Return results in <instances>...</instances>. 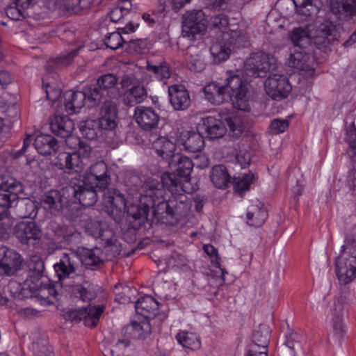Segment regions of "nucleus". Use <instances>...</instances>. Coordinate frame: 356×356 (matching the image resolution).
<instances>
[{
    "mask_svg": "<svg viewBox=\"0 0 356 356\" xmlns=\"http://www.w3.org/2000/svg\"><path fill=\"white\" fill-rule=\"evenodd\" d=\"M176 173H163L161 176L148 177L143 184V193L139 198L138 205H131L128 214L136 222L134 228L138 229L147 220L150 209L156 205L161 214L165 213L170 218L169 223L173 224L185 216L188 210L187 197L185 193H191L182 183L181 178L188 183L194 164L192 160L181 154H177L168 162Z\"/></svg>",
    "mask_w": 356,
    "mask_h": 356,
    "instance_id": "f257e3e1",
    "label": "nucleus"
},
{
    "mask_svg": "<svg viewBox=\"0 0 356 356\" xmlns=\"http://www.w3.org/2000/svg\"><path fill=\"white\" fill-rule=\"evenodd\" d=\"M293 47L290 49V56L288 64L291 67L298 70L314 72L316 63L314 56L307 54L305 49L311 43L308 31L302 28L294 29L291 36Z\"/></svg>",
    "mask_w": 356,
    "mask_h": 356,
    "instance_id": "f03ea898",
    "label": "nucleus"
},
{
    "mask_svg": "<svg viewBox=\"0 0 356 356\" xmlns=\"http://www.w3.org/2000/svg\"><path fill=\"white\" fill-rule=\"evenodd\" d=\"M335 273L341 285H347L356 278V240L352 236L345 238L335 261Z\"/></svg>",
    "mask_w": 356,
    "mask_h": 356,
    "instance_id": "7ed1b4c3",
    "label": "nucleus"
},
{
    "mask_svg": "<svg viewBox=\"0 0 356 356\" xmlns=\"http://www.w3.org/2000/svg\"><path fill=\"white\" fill-rule=\"evenodd\" d=\"M44 270L43 260L38 256L34 255L29 261V272L27 277L22 282L10 281L8 285L10 293L16 296L23 290L33 291L38 289V282L42 277Z\"/></svg>",
    "mask_w": 356,
    "mask_h": 356,
    "instance_id": "20e7f679",
    "label": "nucleus"
},
{
    "mask_svg": "<svg viewBox=\"0 0 356 356\" xmlns=\"http://www.w3.org/2000/svg\"><path fill=\"white\" fill-rule=\"evenodd\" d=\"M248 84L247 81L243 79L239 75L234 72H229L225 79L226 92L229 94L235 108L248 111L250 109L249 105Z\"/></svg>",
    "mask_w": 356,
    "mask_h": 356,
    "instance_id": "39448f33",
    "label": "nucleus"
},
{
    "mask_svg": "<svg viewBox=\"0 0 356 356\" xmlns=\"http://www.w3.org/2000/svg\"><path fill=\"white\" fill-rule=\"evenodd\" d=\"M349 302V291L345 290L335 297L333 303L330 306L331 325L333 337L337 340L341 339L346 332V326L343 323V309Z\"/></svg>",
    "mask_w": 356,
    "mask_h": 356,
    "instance_id": "423d86ee",
    "label": "nucleus"
},
{
    "mask_svg": "<svg viewBox=\"0 0 356 356\" xmlns=\"http://www.w3.org/2000/svg\"><path fill=\"white\" fill-rule=\"evenodd\" d=\"M72 145V143L71 144ZM79 146V149L76 152L72 154L68 152H60L57 156V161L56 165L58 166L60 169L65 170L70 173L71 172H81L84 168V163L83 159L81 158V155L83 154V157H88L90 152L91 149L89 146L83 145L81 141V145H75Z\"/></svg>",
    "mask_w": 356,
    "mask_h": 356,
    "instance_id": "0eeeda50",
    "label": "nucleus"
},
{
    "mask_svg": "<svg viewBox=\"0 0 356 356\" xmlns=\"http://www.w3.org/2000/svg\"><path fill=\"white\" fill-rule=\"evenodd\" d=\"M221 40L214 42L210 47V53L215 63L227 60L231 54V47L236 46L241 40L238 31L225 32L220 35Z\"/></svg>",
    "mask_w": 356,
    "mask_h": 356,
    "instance_id": "6e6552de",
    "label": "nucleus"
},
{
    "mask_svg": "<svg viewBox=\"0 0 356 356\" xmlns=\"http://www.w3.org/2000/svg\"><path fill=\"white\" fill-rule=\"evenodd\" d=\"M118 81V79L113 74L108 73L101 76L97 79V86L89 88L88 99L95 104H99L104 97L115 98L118 95L116 90Z\"/></svg>",
    "mask_w": 356,
    "mask_h": 356,
    "instance_id": "1a4fd4ad",
    "label": "nucleus"
},
{
    "mask_svg": "<svg viewBox=\"0 0 356 356\" xmlns=\"http://www.w3.org/2000/svg\"><path fill=\"white\" fill-rule=\"evenodd\" d=\"M246 70L252 76L263 77L267 72L274 71L277 67L275 57L264 52L251 55L245 63Z\"/></svg>",
    "mask_w": 356,
    "mask_h": 356,
    "instance_id": "9d476101",
    "label": "nucleus"
},
{
    "mask_svg": "<svg viewBox=\"0 0 356 356\" xmlns=\"http://www.w3.org/2000/svg\"><path fill=\"white\" fill-rule=\"evenodd\" d=\"M111 181V174L107 164L100 161L92 164L84 173L83 183L92 184L98 190L106 189Z\"/></svg>",
    "mask_w": 356,
    "mask_h": 356,
    "instance_id": "9b49d317",
    "label": "nucleus"
},
{
    "mask_svg": "<svg viewBox=\"0 0 356 356\" xmlns=\"http://www.w3.org/2000/svg\"><path fill=\"white\" fill-rule=\"evenodd\" d=\"M50 129L51 131L56 136L66 138V144L72 149H76L75 145H81V140L72 136V133L74 129V122L67 115H55L50 121Z\"/></svg>",
    "mask_w": 356,
    "mask_h": 356,
    "instance_id": "f8f14e48",
    "label": "nucleus"
},
{
    "mask_svg": "<svg viewBox=\"0 0 356 356\" xmlns=\"http://www.w3.org/2000/svg\"><path fill=\"white\" fill-rule=\"evenodd\" d=\"M266 93L275 100L286 98L292 90V86L286 76L272 74L264 83Z\"/></svg>",
    "mask_w": 356,
    "mask_h": 356,
    "instance_id": "ddd939ff",
    "label": "nucleus"
},
{
    "mask_svg": "<svg viewBox=\"0 0 356 356\" xmlns=\"http://www.w3.org/2000/svg\"><path fill=\"white\" fill-rule=\"evenodd\" d=\"M206 18L202 10L188 11L183 15V33L184 35L195 38L202 35L206 30Z\"/></svg>",
    "mask_w": 356,
    "mask_h": 356,
    "instance_id": "4468645a",
    "label": "nucleus"
},
{
    "mask_svg": "<svg viewBox=\"0 0 356 356\" xmlns=\"http://www.w3.org/2000/svg\"><path fill=\"white\" fill-rule=\"evenodd\" d=\"M98 187L92 184H85L83 180L72 179L68 191L74 195L81 204L84 207L93 205L97 200Z\"/></svg>",
    "mask_w": 356,
    "mask_h": 356,
    "instance_id": "2eb2a0df",
    "label": "nucleus"
},
{
    "mask_svg": "<svg viewBox=\"0 0 356 356\" xmlns=\"http://www.w3.org/2000/svg\"><path fill=\"white\" fill-rule=\"evenodd\" d=\"M81 265L80 257L75 252H65L60 261L54 265V270L60 280L74 278Z\"/></svg>",
    "mask_w": 356,
    "mask_h": 356,
    "instance_id": "dca6fc26",
    "label": "nucleus"
},
{
    "mask_svg": "<svg viewBox=\"0 0 356 356\" xmlns=\"http://www.w3.org/2000/svg\"><path fill=\"white\" fill-rule=\"evenodd\" d=\"M104 310V305H88L86 307L70 311L69 316L72 321L76 323L80 321H84L86 326L93 327L97 325Z\"/></svg>",
    "mask_w": 356,
    "mask_h": 356,
    "instance_id": "f3484780",
    "label": "nucleus"
},
{
    "mask_svg": "<svg viewBox=\"0 0 356 356\" xmlns=\"http://www.w3.org/2000/svg\"><path fill=\"white\" fill-rule=\"evenodd\" d=\"M90 96L89 89L87 91H74L67 90L64 92V105L66 111L70 115L78 113L83 107L85 103L88 104V107L96 105L94 102L88 99Z\"/></svg>",
    "mask_w": 356,
    "mask_h": 356,
    "instance_id": "a211bd4d",
    "label": "nucleus"
},
{
    "mask_svg": "<svg viewBox=\"0 0 356 356\" xmlns=\"http://www.w3.org/2000/svg\"><path fill=\"white\" fill-rule=\"evenodd\" d=\"M22 264L21 255L6 246L0 247V275H13Z\"/></svg>",
    "mask_w": 356,
    "mask_h": 356,
    "instance_id": "6ab92c4d",
    "label": "nucleus"
},
{
    "mask_svg": "<svg viewBox=\"0 0 356 356\" xmlns=\"http://www.w3.org/2000/svg\"><path fill=\"white\" fill-rule=\"evenodd\" d=\"M14 234L22 243L29 244L40 239L42 231L35 222L22 221L15 225Z\"/></svg>",
    "mask_w": 356,
    "mask_h": 356,
    "instance_id": "aec40b11",
    "label": "nucleus"
},
{
    "mask_svg": "<svg viewBox=\"0 0 356 356\" xmlns=\"http://www.w3.org/2000/svg\"><path fill=\"white\" fill-rule=\"evenodd\" d=\"M134 118L138 126L145 131H152L158 127L160 118L150 107L137 106L134 110Z\"/></svg>",
    "mask_w": 356,
    "mask_h": 356,
    "instance_id": "412c9836",
    "label": "nucleus"
},
{
    "mask_svg": "<svg viewBox=\"0 0 356 356\" xmlns=\"http://www.w3.org/2000/svg\"><path fill=\"white\" fill-rule=\"evenodd\" d=\"M168 95L171 106L175 111L186 110L191 105L188 91L183 85H172L168 88Z\"/></svg>",
    "mask_w": 356,
    "mask_h": 356,
    "instance_id": "4be33fe9",
    "label": "nucleus"
},
{
    "mask_svg": "<svg viewBox=\"0 0 356 356\" xmlns=\"http://www.w3.org/2000/svg\"><path fill=\"white\" fill-rule=\"evenodd\" d=\"M117 108L113 102L105 99L101 108L98 124L102 129L113 130L115 128Z\"/></svg>",
    "mask_w": 356,
    "mask_h": 356,
    "instance_id": "5701e85b",
    "label": "nucleus"
},
{
    "mask_svg": "<svg viewBox=\"0 0 356 356\" xmlns=\"http://www.w3.org/2000/svg\"><path fill=\"white\" fill-rule=\"evenodd\" d=\"M124 332L132 339H142L150 335L152 328L148 318L138 316L124 327Z\"/></svg>",
    "mask_w": 356,
    "mask_h": 356,
    "instance_id": "b1692460",
    "label": "nucleus"
},
{
    "mask_svg": "<svg viewBox=\"0 0 356 356\" xmlns=\"http://www.w3.org/2000/svg\"><path fill=\"white\" fill-rule=\"evenodd\" d=\"M200 129L211 140L222 137L227 131L224 123L220 120L212 116H207L202 119Z\"/></svg>",
    "mask_w": 356,
    "mask_h": 356,
    "instance_id": "393cba45",
    "label": "nucleus"
},
{
    "mask_svg": "<svg viewBox=\"0 0 356 356\" xmlns=\"http://www.w3.org/2000/svg\"><path fill=\"white\" fill-rule=\"evenodd\" d=\"M184 149L191 152H198L204 147V140L199 132L183 131L179 138Z\"/></svg>",
    "mask_w": 356,
    "mask_h": 356,
    "instance_id": "a878e982",
    "label": "nucleus"
},
{
    "mask_svg": "<svg viewBox=\"0 0 356 356\" xmlns=\"http://www.w3.org/2000/svg\"><path fill=\"white\" fill-rule=\"evenodd\" d=\"M103 203L106 212L114 213L115 211H121L126 207V200L124 196L115 189L108 190L104 194Z\"/></svg>",
    "mask_w": 356,
    "mask_h": 356,
    "instance_id": "bb28decb",
    "label": "nucleus"
},
{
    "mask_svg": "<svg viewBox=\"0 0 356 356\" xmlns=\"http://www.w3.org/2000/svg\"><path fill=\"white\" fill-rule=\"evenodd\" d=\"M175 144L163 136L158 138L152 143V149L159 156L168 161V163L177 154L175 153Z\"/></svg>",
    "mask_w": 356,
    "mask_h": 356,
    "instance_id": "cd10ccee",
    "label": "nucleus"
},
{
    "mask_svg": "<svg viewBox=\"0 0 356 356\" xmlns=\"http://www.w3.org/2000/svg\"><path fill=\"white\" fill-rule=\"evenodd\" d=\"M33 145L38 152L42 155H51L56 153L59 148L58 140L50 135L37 136Z\"/></svg>",
    "mask_w": 356,
    "mask_h": 356,
    "instance_id": "c85d7f7f",
    "label": "nucleus"
},
{
    "mask_svg": "<svg viewBox=\"0 0 356 356\" xmlns=\"http://www.w3.org/2000/svg\"><path fill=\"white\" fill-rule=\"evenodd\" d=\"M226 87L216 82L209 83L204 87V93L207 100L213 104L219 105L223 103L227 94Z\"/></svg>",
    "mask_w": 356,
    "mask_h": 356,
    "instance_id": "c756f323",
    "label": "nucleus"
},
{
    "mask_svg": "<svg viewBox=\"0 0 356 356\" xmlns=\"http://www.w3.org/2000/svg\"><path fill=\"white\" fill-rule=\"evenodd\" d=\"M159 308L158 302L151 296H143L135 302V309L139 316L149 318Z\"/></svg>",
    "mask_w": 356,
    "mask_h": 356,
    "instance_id": "7c9ffc66",
    "label": "nucleus"
},
{
    "mask_svg": "<svg viewBox=\"0 0 356 356\" xmlns=\"http://www.w3.org/2000/svg\"><path fill=\"white\" fill-rule=\"evenodd\" d=\"M335 29L332 24L322 25L318 34L314 38V44L318 49L326 51L334 40Z\"/></svg>",
    "mask_w": 356,
    "mask_h": 356,
    "instance_id": "2f4dec72",
    "label": "nucleus"
},
{
    "mask_svg": "<svg viewBox=\"0 0 356 356\" xmlns=\"http://www.w3.org/2000/svg\"><path fill=\"white\" fill-rule=\"evenodd\" d=\"M270 328L268 325H260L252 334V341L250 345L257 347V351L268 353V346L270 341Z\"/></svg>",
    "mask_w": 356,
    "mask_h": 356,
    "instance_id": "473e14b6",
    "label": "nucleus"
},
{
    "mask_svg": "<svg viewBox=\"0 0 356 356\" xmlns=\"http://www.w3.org/2000/svg\"><path fill=\"white\" fill-rule=\"evenodd\" d=\"M147 95L143 86L137 85L126 90L123 95V102L129 106H134L145 101Z\"/></svg>",
    "mask_w": 356,
    "mask_h": 356,
    "instance_id": "72a5a7b5",
    "label": "nucleus"
},
{
    "mask_svg": "<svg viewBox=\"0 0 356 356\" xmlns=\"http://www.w3.org/2000/svg\"><path fill=\"white\" fill-rule=\"evenodd\" d=\"M42 204L45 209L51 213L60 211L63 207V195L60 191H51L44 194Z\"/></svg>",
    "mask_w": 356,
    "mask_h": 356,
    "instance_id": "f704fd0d",
    "label": "nucleus"
},
{
    "mask_svg": "<svg viewBox=\"0 0 356 356\" xmlns=\"http://www.w3.org/2000/svg\"><path fill=\"white\" fill-rule=\"evenodd\" d=\"M175 339L181 346L192 350H198L201 347L200 339L195 332L179 331L176 334Z\"/></svg>",
    "mask_w": 356,
    "mask_h": 356,
    "instance_id": "c9c22d12",
    "label": "nucleus"
},
{
    "mask_svg": "<svg viewBox=\"0 0 356 356\" xmlns=\"http://www.w3.org/2000/svg\"><path fill=\"white\" fill-rule=\"evenodd\" d=\"M246 216L248 225L254 227H261L268 218L266 209L258 205L249 207Z\"/></svg>",
    "mask_w": 356,
    "mask_h": 356,
    "instance_id": "e433bc0d",
    "label": "nucleus"
},
{
    "mask_svg": "<svg viewBox=\"0 0 356 356\" xmlns=\"http://www.w3.org/2000/svg\"><path fill=\"white\" fill-rule=\"evenodd\" d=\"M211 180L218 188H226L229 182V176L227 168L223 165H217L212 168Z\"/></svg>",
    "mask_w": 356,
    "mask_h": 356,
    "instance_id": "4c0bfd02",
    "label": "nucleus"
},
{
    "mask_svg": "<svg viewBox=\"0 0 356 356\" xmlns=\"http://www.w3.org/2000/svg\"><path fill=\"white\" fill-rule=\"evenodd\" d=\"M330 8L333 13H345L353 16L356 14V0H331Z\"/></svg>",
    "mask_w": 356,
    "mask_h": 356,
    "instance_id": "58836bf2",
    "label": "nucleus"
},
{
    "mask_svg": "<svg viewBox=\"0 0 356 356\" xmlns=\"http://www.w3.org/2000/svg\"><path fill=\"white\" fill-rule=\"evenodd\" d=\"M298 13L305 16H311L318 13L320 8L319 0H296L293 1Z\"/></svg>",
    "mask_w": 356,
    "mask_h": 356,
    "instance_id": "ea45409f",
    "label": "nucleus"
},
{
    "mask_svg": "<svg viewBox=\"0 0 356 356\" xmlns=\"http://www.w3.org/2000/svg\"><path fill=\"white\" fill-rule=\"evenodd\" d=\"M81 226L86 232L94 238L99 236V232L104 223L99 219H92L88 214H82L81 216Z\"/></svg>",
    "mask_w": 356,
    "mask_h": 356,
    "instance_id": "a19ab883",
    "label": "nucleus"
},
{
    "mask_svg": "<svg viewBox=\"0 0 356 356\" xmlns=\"http://www.w3.org/2000/svg\"><path fill=\"white\" fill-rule=\"evenodd\" d=\"M101 250L99 248L85 250L81 259V263L90 268L99 266L102 263L100 257Z\"/></svg>",
    "mask_w": 356,
    "mask_h": 356,
    "instance_id": "79ce46f5",
    "label": "nucleus"
},
{
    "mask_svg": "<svg viewBox=\"0 0 356 356\" xmlns=\"http://www.w3.org/2000/svg\"><path fill=\"white\" fill-rule=\"evenodd\" d=\"M70 293L72 296L80 299L83 302L90 301L96 297V293L91 288L83 286L81 284L71 286Z\"/></svg>",
    "mask_w": 356,
    "mask_h": 356,
    "instance_id": "37998d69",
    "label": "nucleus"
},
{
    "mask_svg": "<svg viewBox=\"0 0 356 356\" xmlns=\"http://www.w3.org/2000/svg\"><path fill=\"white\" fill-rule=\"evenodd\" d=\"M253 178L254 175L252 173H245L242 175L235 177L233 181L235 192L242 195L244 192L250 189Z\"/></svg>",
    "mask_w": 356,
    "mask_h": 356,
    "instance_id": "c03bdc74",
    "label": "nucleus"
},
{
    "mask_svg": "<svg viewBox=\"0 0 356 356\" xmlns=\"http://www.w3.org/2000/svg\"><path fill=\"white\" fill-rule=\"evenodd\" d=\"M190 54L186 58L187 67L193 72H199L204 70L206 63L202 54L200 52Z\"/></svg>",
    "mask_w": 356,
    "mask_h": 356,
    "instance_id": "a18cd8bd",
    "label": "nucleus"
},
{
    "mask_svg": "<svg viewBox=\"0 0 356 356\" xmlns=\"http://www.w3.org/2000/svg\"><path fill=\"white\" fill-rule=\"evenodd\" d=\"M147 69L159 81L168 79L171 74L170 66L166 62L161 63L159 65L147 63Z\"/></svg>",
    "mask_w": 356,
    "mask_h": 356,
    "instance_id": "49530a36",
    "label": "nucleus"
},
{
    "mask_svg": "<svg viewBox=\"0 0 356 356\" xmlns=\"http://www.w3.org/2000/svg\"><path fill=\"white\" fill-rule=\"evenodd\" d=\"M284 344L288 347L289 354L291 356H296V346H299L302 337L291 330H289L285 334Z\"/></svg>",
    "mask_w": 356,
    "mask_h": 356,
    "instance_id": "de8ad7c7",
    "label": "nucleus"
},
{
    "mask_svg": "<svg viewBox=\"0 0 356 356\" xmlns=\"http://www.w3.org/2000/svg\"><path fill=\"white\" fill-rule=\"evenodd\" d=\"M124 42L125 39L120 32L110 33L104 39V44L106 47L113 50L120 47Z\"/></svg>",
    "mask_w": 356,
    "mask_h": 356,
    "instance_id": "09e8293b",
    "label": "nucleus"
},
{
    "mask_svg": "<svg viewBox=\"0 0 356 356\" xmlns=\"http://www.w3.org/2000/svg\"><path fill=\"white\" fill-rule=\"evenodd\" d=\"M211 24L214 29L221 30V35L223 31L229 33L231 31H235L234 30H231L227 28L229 19L227 16L225 14H219L212 17L211 18Z\"/></svg>",
    "mask_w": 356,
    "mask_h": 356,
    "instance_id": "8fccbe9b",
    "label": "nucleus"
},
{
    "mask_svg": "<svg viewBox=\"0 0 356 356\" xmlns=\"http://www.w3.org/2000/svg\"><path fill=\"white\" fill-rule=\"evenodd\" d=\"M20 208L24 209V211H22L19 214L20 218H33L37 215V207L34 202H32L29 200L22 202Z\"/></svg>",
    "mask_w": 356,
    "mask_h": 356,
    "instance_id": "3c124183",
    "label": "nucleus"
},
{
    "mask_svg": "<svg viewBox=\"0 0 356 356\" xmlns=\"http://www.w3.org/2000/svg\"><path fill=\"white\" fill-rule=\"evenodd\" d=\"M289 122L287 120L274 119L269 127L270 133L274 135L284 133L288 129Z\"/></svg>",
    "mask_w": 356,
    "mask_h": 356,
    "instance_id": "603ef678",
    "label": "nucleus"
},
{
    "mask_svg": "<svg viewBox=\"0 0 356 356\" xmlns=\"http://www.w3.org/2000/svg\"><path fill=\"white\" fill-rule=\"evenodd\" d=\"M63 240L68 244L78 245L81 242V233L76 231L74 228L65 229L62 230Z\"/></svg>",
    "mask_w": 356,
    "mask_h": 356,
    "instance_id": "864d4df0",
    "label": "nucleus"
},
{
    "mask_svg": "<svg viewBox=\"0 0 356 356\" xmlns=\"http://www.w3.org/2000/svg\"><path fill=\"white\" fill-rule=\"evenodd\" d=\"M97 238H100L107 246H111L115 241L113 231L108 228L105 222L99 232V236H97Z\"/></svg>",
    "mask_w": 356,
    "mask_h": 356,
    "instance_id": "5fc2aeb1",
    "label": "nucleus"
},
{
    "mask_svg": "<svg viewBox=\"0 0 356 356\" xmlns=\"http://www.w3.org/2000/svg\"><path fill=\"white\" fill-rule=\"evenodd\" d=\"M43 87L45 89L47 97L51 102L57 101L60 95L61 90L58 87L55 86L54 84L45 83L43 80Z\"/></svg>",
    "mask_w": 356,
    "mask_h": 356,
    "instance_id": "6e6d98bb",
    "label": "nucleus"
},
{
    "mask_svg": "<svg viewBox=\"0 0 356 356\" xmlns=\"http://www.w3.org/2000/svg\"><path fill=\"white\" fill-rule=\"evenodd\" d=\"M203 250L209 256L213 265L217 268L220 267V257L218 250L211 244H205L203 245Z\"/></svg>",
    "mask_w": 356,
    "mask_h": 356,
    "instance_id": "4d7b16f0",
    "label": "nucleus"
},
{
    "mask_svg": "<svg viewBox=\"0 0 356 356\" xmlns=\"http://www.w3.org/2000/svg\"><path fill=\"white\" fill-rule=\"evenodd\" d=\"M129 48L137 54H145L148 51L147 41L145 39L131 40L129 42Z\"/></svg>",
    "mask_w": 356,
    "mask_h": 356,
    "instance_id": "13d9d810",
    "label": "nucleus"
},
{
    "mask_svg": "<svg viewBox=\"0 0 356 356\" xmlns=\"http://www.w3.org/2000/svg\"><path fill=\"white\" fill-rule=\"evenodd\" d=\"M6 15L13 20L24 18V10L18 6H9L6 9Z\"/></svg>",
    "mask_w": 356,
    "mask_h": 356,
    "instance_id": "bf43d9fd",
    "label": "nucleus"
},
{
    "mask_svg": "<svg viewBox=\"0 0 356 356\" xmlns=\"http://www.w3.org/2000/svg\"><path fill=\"white\" fill-rule=\"evenodd\" d=\"M226 122L231 132L234 134L236 138H238L243 131V127L237 118H227Z\"/></svg>",
    "mask_w": 356,
    "mask_h": 356,
    "instance_id": "052dcab7",
    "label": "nucleus"
},
{
    "mask_svg": "<svg viewBox=\"0 0 356 356\" xmlns=\"http://www.w3.org/2000/svg\"><path fill=\"white\" fill-rule=\"evenodd\" d=\"M78 51L79 49H76L71 51L67 54H63L60 57L56 58V63L60 65L67 66L72 63L74 57H75L77 55Z\"/></svg>",
    "mask_w": 356,
    "mask_h": 356,
    "instance_id": "680f3d73",
    "label": "nucleus"
},
{
    "mask_svg": "<svg viewBox=\"0 0 356 356\" xmlns=\"http://www.w3.org/2000/svg\"><path fill=\"white\" fill-rule=\"evenodd\" d=\"M81 0H63L61 6L69 13H76L79 10Z\"/></svg>",
    "mask_w": 356,
    "mask_h": 356,
    "instance_id": "e2e57ef3",
    "label": "nucleus"
},
{
    "mask_svg": "<svg viewBox=\"0 0 356 356\" xmlns=\"http://www.w3.org/2000/svg\"><path fill=\"white\" fill-rule=\"evenodd\" d=\"M127 15L118 6L113 8L110 13V18L113 22H120Z\"/></svg>",
    "mask_w": 356,
    "mask_h": 356,
    "instance_id": "0e129e2a",
    "label": "nucleus"
},
{
    "mask_svg": "<svg viewBox=\"0 0 356 356\" xmlns=\"http://www.w3.org/2000/svg\"><path fill=\"white\" fill-rule=\"evenodd\" d=\"M347 153L350 157L356 156V129L352 131L349 135V147Z\"/></svg>",
    "mask_w": 356,
    "mask_h": 356,
    "instance_id": "69168bd1",
    "label": "nucleus"
},
{
    "mask_svg": "<svg viewBox=\"0 0 356 356\" xmlns=\"http://www.w3.org/2000/svg\"><path fill=\"white\" fill-rule=\"evenodd\" d=\"M137 80L133 74H124L120 81L122 88H131L136 85Z\"/></svg>",
    "mask_w": 356,
    "mask_h": 356,
    "instance_id": "338daca9",
    "label": "nucleus"
},
{
    "mask_svg": "<svg viewBox=\"0 0 356 356\" xmlns=\"http://www.w3.org/2000/svg\"><path fill=\"white\" fill-rule=\"evenodd\" d=\"M82 134L88 139L92 140L97 136V132L95 129L90 127V123L87 122L81 128Z\"/></svg>",
    "mask_w": 356,
    "mask_h": 356,
    "instance_id": "774afa93",
    "label": "nucleus"
}]
</instances>
